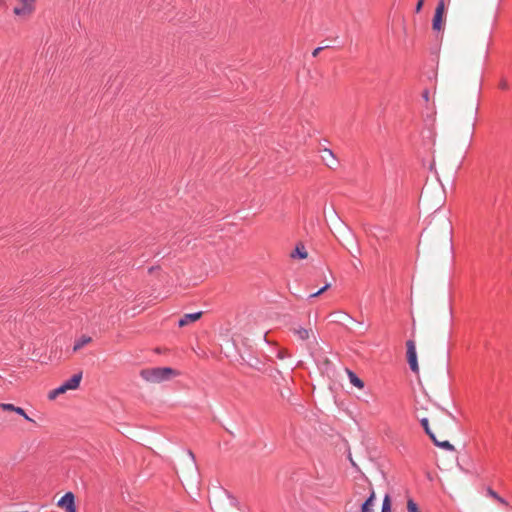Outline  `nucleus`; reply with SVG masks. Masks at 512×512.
<instances>
[{
    "mask_svg": "<svg viewBox=\"0 0 512 512\" xmlns=\"http://www.w3.org/2000/svg\"><path fill=\"white\" fill-rule=\"evenodd\" d=\"M431 440L435 443V445H437V446H439V447H441V448H444V449H446V450H453V449H454L453 445H452L449 441H447V440H445V441H439V440L435 437V435H434V436H432Z\"/></svg>",
    "mask_w": 512,
    "mask_h": 512,
    "instance_id": "2eb2a0df",
    "label": "nucleus"
},
{
    "mask_svg": "<svg viewBox=\"0 0 512 512\" xmlns=\"http://www.w3.org/2000/svg\"><path fill=\"white\" fill-rule=\"evenodd\" d=\"M488 492V495H490L491 497H493L494 499H496L497 501H499L500 503L504 504V505H507V502L502 498L500 497L494 490H492L491 488H489L487 490Z\"/></svg>",
    "mask_w": 512,
    "mask_h": 512,
    "instance_id": "aec40b11",
    "label": "nucleus"
},
{
    "mask_svg": "<svg viewBox=\"0 0 512 512\" xmlns=\"http://www.w3.org/2000/svg\"><path fill=\"white\" fill-rule=\"evenodd\" d=\"M445 19V3L444 0H439L435 9V14L432 20V28L435 31H441L444 27Z\"/></svg>",
    "mask_w": 512,
    "mask_h": 512,
    "instance_id": "39448f33",
    "label": "nucleus"
},
{
    "mask_svg": "<svg viewBox=\"0 0 512 512\" xmlns=\"http://www.w3.org/2000/svg\"><path fill=\"white\" fill-rule=\"evenodd\" d=\"M0 407L5 411H12L14 412V409H16L17 406H14L13 404L9 403H2Z\"/></svg>",
    "mask_w": 512,
    "mask_h": 512,
    "instance_id": "b1692460",
    "label": "nucleus"
},
{
    "mask_svg": "<svg viewBox=\"0 0 512 512\" xmlns=\"http://www.w3.org/2000/svg\"><path fill=\"white\" fill-rule=\"evenodd\" d=\"M478 112V104L476 102H472L465 111L466 122H467V138L470 140L473 135L476 116Z\"/></svg>",
    "mask_w": 512,
    "mask_h": 512,
    "instance_id": "20e7f679",
    "label": "nucleus"
},
{
    "mask_svg": "<svg viewBox=\"0 0 512 512\" xmlns=\"http://www.w3.org/2000/svg\"><path fill=\"white\" fill-rule=\"evenodd\" d=\"M499 87H500L501 89H503V90H506V89L508 88V83H507V81H506V80H502V81L500 82Z\"/></svg>",
    "mask_w": 512,
    "mask_h": 512,
    "instance_id": "cd10ccee",
    "label": "nucleus"
},
{
    "mask_svg": "<svg viewBox=\"0 0 512 512\" xmlns=\"http://www.w3.org/2000/svg\"><path fill=\"white\" fill-rule=\"evenodd\" d=\"M370 495L361 505V512H373V506L376 500V494L373 487L370 485Z\"/></svg>",
    "mask_w": 512,
    "mask_h": 512,
    "instance_id": "6e6552de",
    "label": "nucleus"
},
{
    "mask_svg": "<svg viewBox=\"0 0 512 512\" xmlns=\"http://www.w3.org/2000/svg\"><path fill=\"white\" fill-rule=\"evenodd\" d=\"M292 331L301 340H307L311 337L315 338V335H314V332L312 329H306L301 326H298V327H294L292 329Z\"/></svg>",
    "mask_w": 512,
    "mask_h": 512,
    "instance_id": "9d476101",
    "label": "nucleus"
},
{
    "mask_svg": "<svg viewBox=\"0 0 512 512\" xmlns=\"http://www.w3.org/2000/svg\"><path fill=\"white\" fill-rule=\"evenodd\" d=\"M330 288V283H326L325 286H323L320 290H317V292L310 295L311 298L317 297L324 293L326 290Z\"/></svg>",
    "mask_w": 512,
    "mask_h": 512,
    "instance_id": "4be33fe9",
    "label": "nucleus"
},
{
    "mask_svg": "<svg viewBox=\"0 0 512 512\" xmlns=\"http://www.w3.org/2000/svg\"><path fill=\"white\" fill-rule=\"evenodd\" d=\"M14 412L23 416L28 421H33L21 407H16V409H14Z\"/></svg>",
    "mask_w": 512,
    "mask_h": 512,
    "instance_id": "5701e85b",
    "label": "nucleus"
},
{
    "mask_svg": "<svg viewBox=\"0 0 512 512\" xmlns=\"http://www.w3.org/2000/svg\"><path fill=\"white\" fill-rule=\"evenodd\" d=\"M82 372L73 375L69 380L63 382L58 388L51 390L48 394L50 400L56 399L60 394H64L69 390H76L81 382Z\"/></svg>",
    "mask_w": 512,
    "mask_h": 512,
    "instance_id": "7ed1b4c3",
    "label": "nucleus"
},
{
    "mask_svg": "<svg viewBox=\"0 0 512 512\" xmlns=\"http://www.w3.org/2000/svg\"><path fill=\"white\" fill-rule=\"evenodd\" d=\"M13 15L20 20L30 19L36 12L37 0H12Z\"/></svg>",
    "mask_w": 512,
    "mask_h": 512,
    "instance_id": "f03ea898",
    "label": "nucleus"
},
{
    "mask_svg": "<svg viewBox=\"0 0 512 512\" xmlns=\"http://www.w3.org/2000/svg\"><path fill=\"white\" fill-rule=\"evenodd\" d=\"M202 314V312H196L183 315L178 322L179 327L187 326L190 323L199 320L202 317Z\"/></svg>",
    "mask_w": 512,
    "mask_h": 512,
    "instance_id": "1a4fd4ad",
    "label": "nucleus"
},
{
    "mask_svg": "<svg viewBox=\"0 0 512 512\" xmlns=\"http://www.w3.org/2000/svg\"><path fill=\"white\" fill-rule=\"evenodd\" d=\"M407 510L408 512H420L417 504L412 499L407 502Z\"/></svg>",
    "mask_w": 512,
    "mask_h": 512,
    "instance_id": "412c9836",
    "label": "nucleus"
},
{
    "mask_svg": "<svg viewBox=\"0 0 512 512\" xmlns=\"http://www.w3.org/2000/svg\"><path fill=\"white\" fill-rule=\"evenodd\" d=\"M424 2L425 0H418L417 4H416V12L419 13L424 5Z\"/></svg>",
    "mask_w": 512,
    "mask_h": 512,
    "instance_id": "393cba45",
    "label": "nucleus"
},
{
    "mask_svg": "<svg viewBox=\"0 0 512 512\" xmlns=\"http://www.w3.org/2000/svg\"><path fill=\"white\" fill-rule=\"evenodd\" d=\"M3 1H4V0H0V4H2V2H3Z\"/></svg>",
    "mask_w": 512,
    "mask_h": 512,
    "instance_id": "c756f323",
    "label": "nucleus"
},
{
    "mask_svg": "<svg viewBox=\"0 0 512 512\" xmlns=\"http://www.w3.org/2000/svg\"><path fill=\"white\" fill-rule=\"evenodd\" d=\"M188 455L190 457V463L188 464L187 469L189 472L193 473L196 470L194 454L192 451H189Z\"/></svg>",
    "mask_w": 512,
    "mask_h": 512,
    "instance_id": "a211bd4d",
    "label": "nucleus"
},
{
    "mask_svg": "<svg viewBox=\"0 0 512 512\" xmlns=\"http://www.w3.org/2000/svg\"><path fill=\"white\" fill-rule=\"evenodd\" d=\"M381 512H391V500H390L389 495H386L383 499Z\"/></svg>",
    "mask_w": 512,
    "mask_h": 512,
    "instance_id": "f3484780",
    "label": "nucleus"
},
{
    "mask_svg": "<svg viewBox=\"0 0 512 512\" xmlns=\"http://www.w3.org/2000/svg\"><path fill=\"white\" fill-rule=\"evenodd\" d=\"M219 512H226L225 510H220Z\"/></svg>",
    "mask_w": 512,
    "mask_h": 512,
    "instance_id": "c85d7f7f",
    "label": "nucleus"
},
{
    "mask_svg": "<svg viewBox=\"0 0 512 512\" xmlns=\"http://www.w3.org/2000/svg\"><path fill=\"white\" fill-rule=\"evenodd\" d=\"M334 315L337 318L336 321H339V322L353 321L352 317L343 311L335 312Z\"/></svg>",
    "mask_w": 512,
    "mask_h": 512,
    "instance_id": "dca6fc26",
    "label": "nucleus"
},
{
    "mask_svg": "<svg viewBox=\"0 0 512 512\" xmlns=\"http://www.w3.org/2000/svg\"><path fill=\"white\" fill-rule=\"evenodd\" d=\"M407 346V361L410 366V369L418 374L419 373V365L417 360V352H416V344L413 340H408L406 342Z\"/></svg>",
    "mask_w": 512,
    "mask_h": 512,
    "instance_id": "423d86ee",
    "label": "nucleus"
},
{
    "mask_svg": "<svg viewBox=\"0 0 512 512\" xmlns=\"http://www.w3.org/2000/svg\"><path fill=\"white\" fill-rule=\"evenodd\" d=\"M346 372L352 385H354L358 389L364 388V382L354 372H352L349 369H347Z\"/></svg>",
    "mask_w": 512,
    "mask_h": 512,
    "instance_id": "ddd939ff",
    "label": "nucleus"
},
{
    "mask_svg": "<svg viewBox=\"0 0 512 512\" xmlns=\"http://www.w3.org/2000/svg\"><path fill=\"white\" fill-rule=\"evenodd\" d=\"M180 373L170 367L147 368L140 371V376L149 383L158 384L168 381Z\"/></svg>",
    "mask_w": 512,
    "mask_h": 512,
    "instance_id": "f257e3e1",
    "label": "nucleus"
},
{
    "mask_svg": "<svg viewBox=\"0 0 512 512\" xmlns=\"http://www.w3.org/2000/svg\"><path fill=\"white\" fill-rule=\"evenodd\" d=\"M321 157L328 167L333 168L334 166H336L337 160L331 150L324 149L322 151Z\"/></svg>",
    "mask_w": 512,
    "mask_h": 512,
    "instance_id": "9b49d317",
    "label": "nucleus"
},
{
    "mask_svg": "<svg viewBox=\"0 0 512 512\" xmlns=\"http://www.w3.org/2000/svg\"><path fill=\"white\" fill-rule=\"evenodd\" d=\"M328 46H324V47H318L316 49H314V51L312 52V55L313 57H317L320 53V51H322L323 49L327 48Z\"/></svg>",
    "mask_w": 512,
    "mask_h": 512,
    "instance_id": "a878e982",
    "label": "nucleus"
},
{
    "mask_svg": "<svg viewBox=\"0 0 512 512\" xmlns=\"http://www.w3.org/2000/svg\"><path fill=\"white\" fill-rule=\"evenodd\" d=\"M92 341L90 336L83 335L80 337L74 344L73 350L78 351L83 348L85 345L89 344Z\"/></svg>",
    "mask_w": 512,
    "mask_h": 512,
    "instance_id": "4468645a",
    "label": "nucleus"
},
{
    "mask_svg": "<svg viewBox=\"0 0 512 512\" xmlns=\"http://www.w3.org/2000/svg\"><path fill=\"white\" fill-rule=\"evenodd\" d=\"M292 258L298 257L299 259H306L308 257V253L303 244H298L294 251L290 255Z\"/></svg>",
    "mask_w": 512,
    "mask_h": 512,
    "instance_id": "f8f14e48",
    "label": "nucleus"
},
{
    "mask_svg": "<svg viewBox=\"0 0 512 512\" xmlns=\"http://www.w3.org/2000/svg\"><path fill=\"white\" fill-rule=\"evenodd\" d=\"M57 506L65 512H77L75 505V496L72 492H67L64 496H62L58 502Z\"/></svg>",
    "mask_w": 512,
    "mask_h": 512,
    "instance_id": "0eeeda50",
    "label": "nucleus"
},
{
    "mask_svg": "<svg viewBox=\"0 0 512 512\" xmlns=\"http://www.w3.org/2000/svg\"><path fill=\"white\" fill-rule=\"evenodd\" d=\"M422 97L426 102H429L430 100V92L428 90H424L422 93Z\"/></svg>",
    "mask_w": 512,
    "mask_h": 512,
    "instance_id": "bb28decb",
    "label": "nucleus"
},
{
    "mask_svg": "<svg viewBox=\"0 0 512 512\" xmlns=\"http://www.w3.org/2000/svg\"><path fill=\"white\" fill-rule=\"evenodd\" d=\"M421 425L423 426L425 432L429 435L430 438H432V436H434L435 434L431 431L430 427H429V421L427 418H423L421 420Z\"/></svg>",
    "mask_w": 512,
    "mask_h": 512,
    "instance_id": "6ab92c4d",
    "label": "nucleus"
}]
</instances>
